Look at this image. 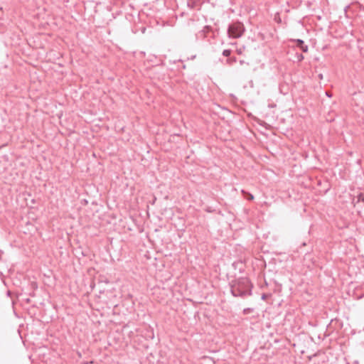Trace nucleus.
I'll use <instances>...</instances> for the list:
<instances>
[{"instance_id":"obj_1","label":"nucleus","mask_w":364,"mask_h":364,"mask_svg":"<svg viewBox=\"0 0 364 364\" xmlns=\"http://www.w3.org/2000/svg\"><path fill=\"white\" fill-rule=\"evenodd\" d=\"M252 285L247 277H241L233 282L231 293L234 296L245 297L252 294Z\"/></svg>"},{"instance_id":"obj_2","label":"nucleus","mask_w":364,"mask_h":364,"mask_svg":"<svg viewBox=\"0 0 364 364\" xmlns=\"http://www.w3.org/2000/svg\"><path fill=\"white\" fill-rule=\"evenodd\" d=\"M245 29L244 25L240 22H235L230 24L228 29L229 37L238 38L241 37Z\"/></svg>"},{"instance_id":"obj_3","label":"nucleus","mask_w":364,"mask_h":364,"mask_svg":"<svg viewBox=\"0 0 364 364\" xmlns=\"http://www.w3.org/2000/svg\"><path fill=\"white\" fill-rule=\"evenodd\" d=\"M296 43V46L299 47L304 53L308 52L309 47L304 44V42L301 39L294 40Z\"/></svg>"},{"instance_id":"obj_4","label":"nucleus","mask_w":364,"mask_h":364,"mask_svg":"<svg viewBox=\"0 0 364 364\" xmlns=\"http://www.w3.org/2000/svg\"><path fill=\"white\" fill-rule=\"evenodd\" d=\"M242 194H243L244 196H247V198L248 200H253V199H254V196H253V195H252V194H251V193H247V192H246V191H244V190H242Z\"/></svg>"},{"instance_id":"obj_5","label":"nucleus","mask_w":364,"mask_h":364,"mask_svg":"<svg viewBox=\"0 0 364 364\" xmlns=\"http://www.w3.org/2000/svg\"><path fill=\"white\" fill-rule=\"evenodd\" d=\"M237 61V59L235 57H233V58H230L229 59L227 60V63L229 64V65H232L233 63H235V62Z\"/></svg>"},{"instance_id":"obj_6","label":"nucleus","mask_w":364,"mask_h":364,"mask_svg":"<svg viewBox=\"0 0 364 364\" xmlns=\"http://www.w3.org/2000/svg\"><path fill=\"white\" fill-rule=\"evenodd\" d=\"M231 53V50H224L223 52V55L225 57H228Z\"/></svg>"},{"instance_id":"obj_7","label":"nucleus","mask_w":364,"mask_h":364,"mask_svg":"<svg viewBox=\"0 0 364 364\" xmlns=\"http://www.w3.org/2000/svg\"><path fill=\"white\" fill-rule=\"evenodd\" d=\"M252 311H253V309H252L247 308V309H245L243 310V314H249V313L252 312Z\"/></svg>"},{"instance_id":"obj_8","label":"nucleus","mask_w":364,"mask_h":364,"mask_svg":"<svg viewBox=\"0 0 364 364\" xmlns=\"http://www.w3.org/2000/svg\"><path fill=\"white\" fill-rule=\"evenodd\" d=\"M360 200H362L364 203V195L363 194H360L358 196V201H360Z\"/></svg>"},{"instance_id":"obj_9","label":"nucleus","mask_w":364,"mask_h":364,"mask_svg":"<svg viewBox=\"0 0 364 364\" xmlns=\"http://www.w3.org/2000/svg\"><path fill=\"white\" fill-rule=\"evenodd\" d=\"M297 59L299 61H301L304 59V55L302 54H298Z\"/></svg>"},{"instance_id":"obj_10","label":"nucleus","mask_w":364,"mask_h":364,"mask_svg":"<svg viewBox=\"0 0 364 364\" xmlns=\"http://www.w3.org/2000/svg\"><path fill=\"white\" fill-rule=\"evenodd\" d=\"M267 296L265 294H262V299L264 300L266 299Z\"/></svg>"},{"instance_id":"obj_11","label":"nucleus","mask_w":364,"mask_h":364,"mask_svg":"<svg viewBox=\"0 0 364 364\" xmlns=\"http://www.w3.org/2000/svg\"><path fill=\"white\" fill-rule=\"evenodd\" d=\"M326 95H327L328 97H331V95H330V93H328V92H326Z\"/></svg>"},{"instance_id":"obj_12","label":"nucleus","mask_w":364,"mask_h":364,"mask_svg":"<svg viewBox=\"0 0 364 364\" xmlns=\"http://www.w3.org/2000/svg\"><path fill=\"white\" fill-rule=\"evenodd\" d=\"M237 53H238L239 54H241V53H242L241 50H237Z\"/></svg>"}]
</instances>
